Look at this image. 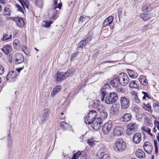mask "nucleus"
<instances>
[{
  "mask_svg": "<svg viewBox=\"0 0 159 159\" xmlns=\"http://www.w3.org/2000/svg\"><path fill=\"white\" fill-rule=\"evenodd\" d=\"M115 143L116 146L114 147L115 150L117 152H123L126 148V143L121 138H119L117 139Z\"/></svg>",
  "mask_w": 159,
  "mask_h": 159,
  "instance_id": "obj_1",
  "label": "nucleus"
},
{
  "mask_svg": "<svg viewBox=\"0 0 159 159\" xmlns=\"http://www.w3.org/2000/svg\"><path fill=\"white\" fill-rule=\"evenodd\" d=\"M118 98L117 94L115 92H112L106 95L105 102L107 104H111L116 102Z\"/></svg>",
  "mask_w": 159,
  "mask_h": 159,
  "instance_id": "obj_2",
  "label": "nucleus"
},
{
  "mask_svg": "<svg viewBox=\"0 0 159 159\" xmlns=\"http://www.w3.org/2000/svg\"><path fill=\"white\" fill-rule=\"evenodd\" d=\"M97 113L95 110H91L87 114L84 119L86 124H90L94 120L97 118Z\"/></svg>",
  "mask_w": 159,
  "mask_h": 159,
  "instance_id": "obj_3",
  "label": "nucleus"
},
{
  "mask_svg": "<svg viewBox=\"0 0 159 159\" xmlns=\"http://www.w3.org/2000/svg\"><path fill=\"white\" fill-rule=\"evenodd\" d=\"M118 78L120 84L122 86H126L129 82V78L126 73H121L119 74Z\"/></svg>",
  "mask_w": 159,
  "mask_h": 159,
  "instance_id": "obj_4",
  "label": "nucleus"
},
{
  "mask_svg": "<svg viewBox=\"0 0 159 159\" xmlns=\"http://www.w3.org/2000/svg\"><path fill=\"white\" fill-rule=\"evenodd\" d=\"M121 108L125 109L128 108L129 106V100L125 97H121L120 98Z\"/></svg>",
  "mask_w": 159,
  "mask_h": 159,
  "instance_id": "obj_5",
  "label": "nucleus"
},
{
  "mask_svg": "<svg viewBox=\"0 0 159 159\" xmlns=\"http://www.w3.org/2000/svg\"><path fill=\"white\" fill-rule=\"evenodd\" d=\"M137 127L135 123H130L127 126L126 133L128 135H130L135 133L137 130Z\"/></svg>",
  "mask_w": 159,
  "mask_h": 159,
  "instance_id": "obj_6",
  "label": "nucleus"
},
{
  "mask_svg": "<svg viewBox=\"0 0 159 159\" xmlns=\"http://www.w3.org/2000/svg\"><path fill=\"white\" fill-rule=\"evenodd\" d=\"M112 126L111 121H108L102 127V130L105 134H107L109 133Z\"/></svg>",
  "mask_w": 159,
  "mask_h": 159,
  "instance_id": "obj_7",
  "label": "nucleus"
},
{
  "mask_svg": "<svg viewBox=\"0 0 159 159\" xmlns=\"http://www.w3.org/2000/svg\"><path fill=\"white\" fill-rule=\"evenodd\" d=\"M92 127L95 130H98L99 129L102 125V121L99 119V117L95 119L92 122Z\"/></svg>",
  "mask_w": 159,
  "mask_h": 159,
  "instance_id": "obj_8",
  "label": "nucleus"
},
{
  "mask_svg": "<svg viewBox=\"0 0 159 159\" xmlns=\"http://www.w3.org/2000/svg\"><path fill=\"white\" fill-rule=\"evenodd\" d=\"M16 75L17 74L16 71L12 70L9 71L7 75V81L9 82L15 81Z\"/></svg>",
  "mask_w": 159,
  "mask_h": 159,
  "instance_id": "obj_9",
  "label": "nucleus"
},
{
  "mask_svg": "<svg viewBox=\"0 0 159 159\" xmlns=\"http://www.w3.org/2000/svg\"><path fill=\"white\" fill-rule=\"evenodd\" d=\"M93 38V35H90L84 40H82L78 43V46L79 47H84L86 46L89 42L91 41Z\"/></svg>",
  "mask_w": 159,
  "mask_h": 159,
  "instance_id": "obj_10",
  "label": "nucleus"
},
{
  "mask_svg": "<svg viewBox=\"0 0 159 159\" xmlns=\"http://www.w3.org/2000/svg\"><path fill=\"white\" fill-rule=\"evenodd\" d=\"M14 59L15 60L16 64H19L22 63L24 61V58L22 55L20 53H17L14 56Z\"/></svg>",
  "mask_w": 159,
  "mask_h": 159,
  "instance_id": "obj_11",
  "label": "nucleus"
},
{
  "mask_svg": "<svg viewBox=\"0 0 159 159\" xmlns=\"http://www.w3.org/2000/svg\"><path fill=\"white\" fill-rule=\"evenodd\" d=\"M50 113V110L49 109L47 108L43 110L41 118V121L42 123H43L44 121L48 119Z\"/></svg>",
  "mask_w": 159,
  "mask_h": 159,
  "instance_id": "obj_12",
  "label": "nucleus"
},
{
  "mask_svg": "<svg viewBox=\"0 0 159 159\" xmlns=\"http://www.w3.org/2000/svg\"><path fill=\"white\" fill-rule=\"evenodd\" d=\"M131 114L129 113H125L121 115L120 120L122 122H126L129 121L131 118Z\"/></svg>",
  "mask_w": 159,
  "mask_h": 159,
  "instance_id": "obj_13",
  "label": "nucleus"
},
{
  "mask_svg": "<svg viewBox=\"0 0 159 159\" xmlns=\"http://www.w3.org/2000/svg\"><path fill=\"white\" fill-rule=\"evenodd\" d=\"M71 159H86V157L85 153H81L79 151L73 154Z\"/></svg>",
  "mask_w": 159,
  "mask_h": 159,
  "instance_id": "obj_14",
  "label": "nucleus"
},
{
  "mask_svg": "<svg viewBox=\"0 0 159 159\" xmlns=\"http://www.w3.org/2000/svg\"><path fill=\"white\" fill-rule=\"evenodd\" d=\"M143 147L145 151L147 153H149L152 151V146L149 142H145L144 143Z\"/></svg>",
  "mask_w": 159,
  "mask_h": 159,
  "instance_id": "obj_15",
  "label": "nucleus"
},
{
  "mask_svg": "<svg viewBox=\"0 0 159 159\" xmlns=\"http://www.w3.org/2000/svg\"><path fill=\"white\" fill-rule=\"evenodd\" d=\"M114 19V17L112 16H110L106 18L103 23L102 26L105 27L109 25L111 28H113V27H111V23Z\"/></svg>",
  "mask_w": 159,
  "mask_h": 159,
  "instance_id": "obj_16",
  "label": "nucleus"
},
{
  "mask_svg": "<svg viewBox=\"0 0 159 159\" xmlns=\"http://www.w3.org/2000/svg\"><path fill=\"white\" fill-rule=\"evenodd\" d=\"M123 128L120 126H116L113 129V134L115 136H119L123 132Z\"/></svg>",
  "mask_w": 159,
  "mask_h": 159,
  "instance_id": "obj_17",
  "label": "nucleus"
},
{
  "mask_svg": "<svg viewBox=\"0 0 159 159\" xmlns=\"http://www.w3.org/2000/svg\"><path fill=\"white\" fill-rule=\"evenodd\" d=\"M141 140V135L139 133L135 134L132 138V141L135 144H139Z\"/></svg>",
  "mask_w": 159,
  "mask_h": 159,
  "instance_id": "obj_18",
  "label": "nucleus"
},
{
  "mask_svg": "<svg viewBox=\"0 0 159 159\" xmlns=\"http://www.w3.org/2000/svg\"><path fill=\"white\" fill-rule=\"evenodd\" d=\"M56 76L57 82L62 81L66 78L65 73L63 72H58Z\"/></svg>",
  "mask_w": 159,
  "mask_h": 159,
  "instance_id": "obj_19",
  "label": "nucleus"
},
{
  "mask_svg": "<svg viewBox=\"0 0 159 159\" xmlns=\"http://www.w3.org/2000/svg\"><path fill=\"white\" fill-rule=\"evenodd\" d=\"M13 20L16 22L17 25L20 27H23L25 25L24 20L20 17H15Z\"/></svg>",
  "mask_w": 159,
  "mask_h": 159,
  "instance_id": "obj_20",
  "label": "nucleus"
},
{
  "mask_svg": "<svg viewBox=\"0 0 159 159\" xmlns=\"http://www.w3.org/2000/svg\"><path fill=\"white\" fill-rule=\"evenodd\" d=\"M24 9L25 7L29 9L30 6V2L28 0H18Z\"/></svg>",
  "mask_w": 159,
  "mask_h": 159,
  "instance_id": "obj_21",
  "label": "nucleus"
},
{
  "mask_svg": "<svg viewBox=\"0 0 159 159\" xmlns=\"http://www.w3.org/2000/svg\"><path fill=\"white\" fill-rule=\"evenodd\" d=\"M11 47L8 45H6L2 49L3 52L6 54H8L11 51Z\"/></svg>",
  "mask_w": 159,
  "mask_h": 159,
  "instance_id": "obj_22",
  "label": "nucleus"
},
{
  "mask_svg": "<svg viewBox=\"0 0 159 159\" xmlns=\"http://www.w3.org/2000/svg\"><path fill=\"white\" fill-rule=\"evenodd\" d=\"M139 80L140 83L144 86H146L148 83V81L144 75H141L139 76Z\"/></svg>",
  "mask_w": 159,
  "mask_h": 159,
  "instance_id": "obj_23",
  "label": "nucleus"
},
{
  "mask_svg": "<svg viewBox=\"0 0 159 159\" xmlns=\"http://www.w3.org/2000/svg\"><path fill=\"white\" fill-rule=\"evenodd\" d=\"M136 156L139 158H143L145 157V153L143 150L139 149L135 152Z\"/></svg>",
  "mask_w": 159,
  "mask_h": 159,
  "instance_id": "obj_24",
  "label": "nucleus"
},
{
  "mask_svg": "<svg viewBox=\"0 0 159 159\" xmlns=\"http://www.w3.org/2000/svg\"><path fill=\"white\" fill-rule=\"evenodd\" d=\"M111 84L114 87H118L120 84L119 80H118V77H116L112 80H111Z\"/></svg>",
  "mask_w": 159,
  "mask_h": 159,
  "instance_id": "obj_25",
  "label": "nucleus"
},
{
  "mask_svg": "<svg viewBox=\"0 0 159 159\" xmlns=\"http://www.w3.org/2000/svg\"><path fill=\"white\" fill-rule=\"evenodd\" d=\"M107 113L106 111L104 110L100 112V117H99V118L101 120V121H102L103 120L107 118Z\"/></svg>",
  "mask_w": 159,
  "mask_h": 159,
  "instance_id": "obj_26",
  "label": "nucleus"
},
{
  "mask_svg": "<svg viewBox=\"0 0 159 159\" xmlns=\"http://www.w3.org/2000/svg\"><path fill=\"white\" fill-rule=\"evenodd\" d=\"M61 86H57L54 88L51 93V95L52 97H54L61 90Z\"/></svg>",
  "mask_w": 159,
  "mask_h": 159,
  "instance_id": "obj_27",
  "label": "nucleus"
},
{
  "mask_svg": "<svg viewBox=\"0 0 159 159\" xmlns=\"http://www.w3.org/2000/svg\"><path fill=\"white\" fill-rule=\"evenodd\" d=\"M127 71L129 76L131 78H135L138 75V73L134 72L130 69H128Z\"/></svg>",
  "mask_w": 159,
  "mask_h": 159,
  "instance_id": "obj_28",
  "label": "nucleus"
},
{
  "mask_svg": "<svg viewBox=\"0 0 159 159\" xmlns=\"http://www.w3.org/2000/svg\"><path fill=\"white\" fill-rule=\"evenodd\" d=\"M75 71V70L74 68H71L67 70L64 73L66 78H68L70 76L72 75Z\"/></svg>",
  "mask_w": 159,
  "mask_h": 159,
  "instance_id": "obj_29",
  "label": "nucleus"
},
{
  "mask_svg": "<svg viewBox=\"0 0 159 159\" xmlns=\"http://www.w3.org/2000/svg\"><path fill=\"white\" fill-rule=\"evenodd\" d=\"M11 13V11L9 6H6L4 7L3 11V14L4 15L9 16Z\"/></svg>",
  "mask_w": 159,
  "mask_h": 159,
  "instance_id": "obj_30",
  "label": "nucleus"
},
{
  "mask_svg": "<svg viewBox=\"0 0 159 159\" xmlns=\"http://www.w3.org/2000/svg\"><path fill=\"white\" fill-rule=\"evenodd\" d=\"M13 46L16 49L18 50L20 48V45L19 40L16 39L13 42Z\"/></svg>",
  "mask_w": 159,
  "mask_h": 159,
  "instance_id": "obj_31",
  "label": "nucleus"
},
{
  "mask_svg": "<svg viewBox=\"0 0 159 159\" xmlns=\"http://www.w3.org/2000/svg\"><path fill=\"white\" fill-rule=\"evenodd\" d=\"M141 17L144 21H147L152 17V15L151 14H143L141 16Z\"/></svg>",
  "mask_w": 159,
  "mask_h": 159,
  "instance_id": "obj_32",
  "label": "nucleus"
},
{
  "mask_svg": "<svg viewBox=\"0 0 159 159\" xmlns=\"http://www.w3.org/2000/svg\"><path fill=\"white\" fill-rule=\"evenodd\" d=\"M35 4L38 7L42 8L43 6V0H36Z\"/></svg>",
  "mask_w": 159,
  "mask_h": 159,
  "instance_id": "obj_33",
  "label": "nucleus"
},
{
  "mask_svg": "<svg viewBox=\"0 0 159 159\" xmlns=\"http://www.w3.org/2000/svg\"><path fill=\"white\" fill-rule=\"evenodd\" d=\"M92 106L94 107L97 108L98 107H100L101 106H99L100 101L99 100H95L92 101Z\"/></svg>",
  "mask_w": 159,
  "mask_h": 159,
  "instance_id": "obj_34",
  "label": "nucleus"
},
{
  "mask_svg": "<svg viewBox=\"0 0 159 159\" xmlns=\"http://www.w3.org/2000/svg\"><path fill=\"white\" fill-rule=\"evenodd\" d=\"M132 100L137 103L139 102V100L136 94H134L132 96Z\"/></svg>",
  "mask_w": 159,
  "mask_h": 159,
  "instance_id": "obj_35",
  "label": "nucleus"
},
{
  "mask_svg": "<svg viewBox=\"0 0 159 159\" xmlns=\"http://www.w3.org/2000/svg\"><path fill=\"white\" fill-rule=\"evenodd\" d=\"M61 127L63 130L66 129L69 126V124L65 122L62 121L61 123Z\"/></svg>",
  "mask_w": 159,
  "mask_h": 159,
  "instance_id": "obj_36",
  "label": "nucleus"
},
{
  "mask_svg": "<svg viewBox=\"0 0 159 159\" xmlns=\"http://www.w3.org/2000/svg\"><path fill=\"white\" fill-rule=\"evenodd\" d=\"M12 37L11 34L8 35L7 34H4L3 35V38L2 39V40L3 41L7 40L9 39H11Z\"/></svg>",
  "mask_w": 159,
  "mask_h": 159,
  "instance_id": "obj_37",
  "label": "nucleus"
},
{
  "mask_svg": "<svg viewBox=\"0 0 159 159\" xmlns=\"http://www.w3.org/2000/svg\"><path fill=\"white\" fill-rule=\"evenodd\" d=\"M143 104L144 105L143 108L145 110L149 112L151 111V107L150 104H145L144 103H143Z\"/></svg>",
  "mask_w": 159,
  "mask_h": 159,
  "instance_id": "obj_38",
  "label": "nucleus"
},
{
  "mask_svg": "<svg viewBox=\"0 0 159 159\" xmlns=\"http://www.w3.org/2000/svg\"><path fill=\"white\" fill-rule=\"evenodd\" d=\"M129 86L131 88H139V86L137 84L136 81H134L131 82L129 84Z\"/></svg>",
  "mask_w": 159,
  "mask_h": 159,
  "instance_id": "obj_39",
  "label": "nucleus"
},
{
  "mask_svg": "<svg viewBox=\"0 0 159 159\" xmlns=\"http://www.w3.org/2000/svg\"><path fill=\"white\" fill-rule=\"evenodd\" d=\"M142 129L143 131L147 133L148 134L150 135L151 136H153L152 134L150 133V129L148 127H143L142 128Z\"/></svg>",
  "mask_w": 159,
  "mask_h": 159,
  "instance_id": "obj_40",
  "label": "nucleus"
},
{
  "mask_svg": "<svg viewBox=\"0 0 159 159\" xmlns=\"http://www.w3.org/2000/svg\"><path fill=\"white\" fill-rule=\"evenodd\" d=\"M142 9L143 12H145L149 11L150 10V8L148 6V5H145L143 7Z\"/></svg>",
  "mask_w": 159,
  "mask_h": 159,
  "instance_id": "obj_41",
  "label": "nucleus"
},
{
  "mask_svg": "<svg viewBox=\"0 0 159 159\" xmlns=\"http://www.w3.org/2000/svg\"><path fill=\"white\" fill-rule=\"evenodd\" d=\"M88 144L90 147L94 146L95 145V143L93 141V140L92 139H89L87 142Z\"/></svg>",
  "mask_w": 159,
  "mask_h": 159,
  "instance_id": "obj_42",
  "label": "nucleus"
},
{
  "mask_svg": "<svg viewBox=\"0 0 159 159\" xmlns=\"http://www.w3.org/2000/svg\"><path fill=\"white\" fill-rule=\"evenodd\" d=\"M154 147L155 148V152L157 154L158 152V147H157V142L156 140H155L154 141Z\"/></svg>",
  "mask_w": 159,
  "mask_h": 159,
  "instance_id": "obj_43",
  "label": "nucleus"
},
{
  "mask_svg": "<svg viewBox=\"0 0 159 159\" xmlns=\"http://www.w3.org/2000/svg\"><path fill=\"white\" fill-rule=\"evenodd\" d=\"M62 6L61 3H59L57 6H55L53 8H52V10H55L57 8H58L59 9L61 8Z\"/></svg>",
  "mask_w": 159,
  "mask_h": 159,
  "instance_id": "obj_44",
  "label": "nucleus"
},
{
  "mask_svg": "<svg viewBox=\"0 0 159 159\" xmlns=\"http://www.w3.org/2000/svg\"><path fill=\"white\" fill-rule=\"evenodd\" d=\"M43 23H45L46 25H45V27H49L51 24L52 23V21H44L43 22Z\"/></svg>",
  "mask_w": 159,
  "mask_h": 159,
  "instance_id": "obj_45",
  "label": "nucleus"
},
{
  "mask_svg": "<svg viewBox=\"0 0 159 159\" xmlns=\"http://www.w3.org/2000/svg\"><path fill=\"white\" fill-rule=\"evenodd\" d=\"M153 106L155 109H158V110H157V112L159 113V103L154 104Z\"/></svg>",
  "mask_w": 159,
  "mask_h": 159,
  "instance_id": "obj_46",
  "label": "nucleus"
},
{
  "mask_svg": "<svg viewBox=\"0 0 159 159\" xmlns=\"http://www.w3.org/2000/svg\"><path fill=\"white\" fill-rule=\"evenodd\" d=\"M16 7L18 9V11L24 13L22 7L19 5L17 4L16 5Z\"/></svg>",
  "mask_w": 159,
  "mask_h": 159,
  "instance_id": "obj_47",
  "label": "nucleus"
},
{
  "mask_svg": "<svg viewBox=\"0 0 159 159\" xmlns=\"http://www.w3.org/2000/svg\"><path fill=\"white\" fill-rule=\"evenodd\" d=\"M54 11V14L52 15V17H51V19L52 20L53 19H55L57 16V11L56 10H55Z\"/></svg>",
  "mask_w": 159,
  "mask_h": 159,
  "instance_id": "obj_48",
  "label": "nucleus"
},
{
  "mask_svg": "<svg viewBox=\"0 0 159 159\" xmlns=\"http://www.w3.org/2000/svg\"><path fill=\"white\" fill-rule=\"evenodd\" d=\"M86 17L85 16H80L79 19V22L81 21V22H83L85 20Z\"/></svg>",
  "mask_w": 159,
  "mask_h": 159,
  "instance_id": "obj_49",
  "label": "nucleus"
},
{
  "mask_svg": "<svg viewBox=\"0 0 159 159\" xmlns=\"http://www.w3.org/2000/svg\"><path fill=\"white\" fill-rule=\"evenodd\" d=\"M78 55V52H75L73 53L71 55V60H72V59L74 58H75L77 57V56Z\"/></svg>",
  "mask_w": 159,
  "mask_h": 159,
  "instance_id": "obj_50",
  "label": "nucleus"
},
{
  "mask_svg": "<svg viewBox=\"0 0 159 159\" xmlns=\"http://www.w3.org/2000/svg\"><path fill=\"white\" fill-rule=\"evenodd\" d=\"M154 124L157 128L159 130V121L155 120L154 121Z\"/></svg>",
  "mask_w": 159,
  "mask_h": 159,
  "instance_id": "obj_51",
  "label": "nucleus"
},
{
  "mask_svg": "<svg viewBox=\"0 0 159 159\" xmlns=\"http://www.w3.org/2000/svg\"><path fill=\"white\" fill-rule=\"evenodd\" d=\"M4 71V69L3 67L0 65V75L2 74Z\"/></svg>",
  "mask_w": 159,
  "mask_h": 159,
  "instance_id": "obj_52",
  "label": "nucleus"
},
{
  "mask_svg": "<svg viewBox=\"0 0 159 159\" xmlns=\"http://www.w3.org/2000/svg\"><path fill=\"white\" fill-rule=\"evenodd\" d=\"M102 95V97L101 98V100L103 101L104 99V97L106 94V93L104 91H101Z\"/></svg>",
  "mask_w": 159,
  "mask_h": 159,
  "instance_id": "obj_53",
  "label": "nucleus"
},
{
  "mask_svg": "<svg viewBox=\"0 0 159 159\" xmlns=\"http://www.w3.org/2000/svg\"><path fill=\"white\" fill-rule=\"evenodd\" d=\"M100 159H109V157L108 155H103Z\"/></svg>",
  "mask_w": 159,
  "mask_h": 159,
  "instance_id": "obj_54",
  "label": "nucleus"
},
{
  "mask_svg": "<svg viewBox=\"0 0 159 159\" xmlns=\"http://www.w3.org/2000/svg\"><path fill=\"white\" fill-rule=\"evenodd\" d=\"M142 93L144 95V96L146 97H147L148 99H150L147 93L144 91H142Z\"/></svg>",
  "mask_w": 159,
  "mask_h": 159,
  "instance_id": "obj_55",
  "label": "nucleus"
},
{
  "mask_svg": "<svg viewBox=\"0 0 159 159\" xmlns=\"http://www.w3.org/2000/svg\"><path fill=\"white\" fill-rule=\"evenodd\" d=\"M110 87V84L108 83H105L104 85L103 86V89H107Z\"/></svg>",
  "mask_w": 159,
  "mask_h": 159,
  "instance_id": "obj_56",
  "label": "nucleus"
},
{
  "mask_svg": "<svg viewBox=\"0 0 159 159\" xmlns=\"http://www.w3.org/2000/svg\"><path fill=\"white\" fill-rule=\"evenodd\" d=\"M7 1V0H0V3L4 4H5Z\"/></svg>",
  "mask_w": 159,
  "mask_h": 159,
  "instance_id": "obj_57",
  "label": "nucleus"
},
{
  "mask_svg": "<svg viewBox=\"0 0 159 159\" xmlns=\"http://www.w3.org/2000/svg\"><path fill=\"white\" fill-rule=\"evenodd\" d=\"M24 68V67H20V68H17L16 69V70L19 72L20 73V71L23 69Z\"/></svg>",
  "mask_w": 159,
  "mask_h": 159,
  "instance_id": "obj_58",
  "label": "nucleus"
},
{
  "mask_svg": "<svg viewBox=\"0 0 159 159\" xmlns=\"http://www.w3.org/2000/svg\"><path fill=\"white\" fill-rule=\"evenodd\" d=\"M134 111L136 112V114L138 113L139 111V109L136 107H134Z\"/></svg>",
  "mask_w": 159,
  "mask_h": 159,
  "instance_id": "obj_59",
  "label": "nucleus"
},
{
  "mask_svg": "<svg viewBox=\"0 0 159 159\" xmlns=\"http://www.w3.org/2000/svg\"><path fill=\"white\" fill-rule=\"evenodd\" d=\"M115 62L114 61H107L104 62V63H114Z\"/></svg>",
  "mask_w": 159,
  "mask_h": 159,
  "instance_id": "obj_60",
  "label": "nucleus"
},
{
  "mask_svg": "<svg viewBox=\"0 0 159 159\" xmlns=\"http://www.w3.org/2000/svg\"><path fill=\"white\" fill-rule=\"evenodd\" d=\"M55 6L57 5V0H53Z\"/></svg>",
  "mask_w": 159,
  "mask_h": 159,
  "instance_id": "obj_61",
  "label": "nucleus"
},
{
  "mask_svg": "<svg viewBox=\"0 0 159 159\" xmlns=\"http://www.w3.org/2000/svg\"><path fill=\"white\" fill-rule=\"evenodd\" d=\"M156 129L155 128H154L153 129H152V132H154L155 133V132H156Z\"/></svg>",
  "mask_w": 159,
  "mask_h": 159,
  "instance_id": "obj_62",
  "label": "nucleus"
},
{
  "mask_svg": "<svg viewBox=\"0 0 159 159\" xmlns=\"http://www.w3.org/2000/svg\"><path fill=\"white\" fill-rule=\"evenodd\" d=\"M157 141L159 142V133L158 134V136H157Z\"/></svg>",
  "mask_w": 159,
  "mask_h": 159,
  "instance_id": "obj_63",
  "label": "nucleus"
},
{
  "mask_svg": "<svg viewBox=\"0 0 159 159\" xmlns=\"http://www.w3.org/2000/svg\"><path fill=\"white\" fill-rule=\"evenodd\" d=\"M148 25H145L144 26L145 29H147L148 28Z\"/></svg>",
  "mask_w": 159,
  "mask_h": 159,
  "instance_id": "obj_64",
  "label": "nucleus"
}]
</instances>
